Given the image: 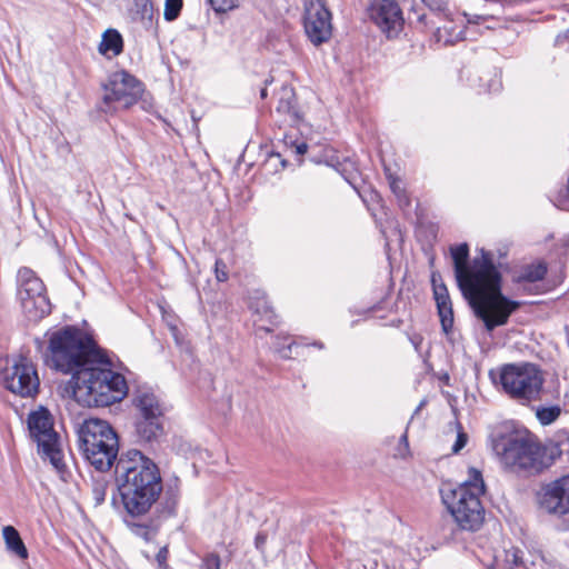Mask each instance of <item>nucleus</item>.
<instances>
[{"instance_id": "50", "label": "nucleus", "mask_w": 569, "mask_h": 569, "mask_svg": "<svg viewBox=\"0 0 569 569\" xmlns=\"http://www.w3.org/2000/svg\"><path fill=\"white\" fill-rule=\"evenodd\" d=\"M350 569H367V567L363 566L362 568H358V567L356 568V567H352V563H350Z\"/></svg>"}, {"instance_id": "49", "label": "nucleus", "mask_w": 569, "mask_h": 569, "mask_svg": "<svg viewBox=\"0 0 569 569\" xmlns=\"http://www.w3.org/2000/svg\"><path fill=\"white\" fill-rule=\"evenodd\" d=\"M433 274L436 276L437 283H443L442 278H440V276H437L436 273Z\"/></svg>"}, {"instance_id": "32", "label": "nucleus", "mask_w": 569, "mask_h": 569, "mask_svg": "<svg viewBox=\"0 0 569 569\" xmlns=\"http://www.w3.org/2000/svg\"><path fill=\"white\" fill-rule=\"evenodd\" d=\"M423 2L429 7L431 12H433L437 19L450 13L448 11V3L445 0H423Z\"/></svg>"}, {"instance_id": "35", "label": "nucleus", "mask_w": 569, "mask_h": 569, "mask_svg": "<svg viewBox=\"0 0 569 569\" xmlns=\"http://www.w3.org/2000/svg\"><path fill=\"white\" fill-rule=\"evenodd\" d=\"M216 12H227L237 7L236 0H208Z\"/></svg>"}, {"instance_id": "39", "label": "nucleus", "mask_w": 569, "mask_h": 569, "mask_svg": "<svg viewBox=\"0 0 569 569\" xmlns=\"http://www.w3.org/2000/svg\"><path fill=\"white\" fill-rule=\"evenodd\" d=\"M467 441H468V436L465 432L459 431L457 435V439L452 446V452L458 453L462 448H465V446L467 445Z\"/></svg>"}, {"instance_id": "55", "label": "nucleus", "mask_w": 569, "mask_h": 569, "mask_svg": "<svg viewBox=\"0 0 569 569\" xmlns=\"http://www.w3.org/2000/svg\"><path fill=\"white\" fill-rule=\"evenodd\" d=\"M391 188L393 189V191H396L397 186H395V184L392 183V184H391Z\"/></svg>"}, {"instance_id": "30", "label": "nucleus", "mask_w": 569, "mask_h": 569, "mask_svg": "<svg viewBox=\"0 0 569 569\" xmlns=\"http://www.w3.org/2000/svg\"><path fill=\"white\" fill-rule=\"evenodd\" d=\"M182 9V0H166L163 17L167 21L176 20Z\"/></svg>"}, {"instance_id": "47", "label": "nucleus", "mask_w": 569, "mask_h": 569, "mask_svg": "<svg viewBox=\"0 0 569 569\" xmlns=\"http://www.w3.org/2000/svg\"><path fill=\"white\" fill-rule=\"evenodd\" d=\"M267 88H262L261 91H260V97L261 99H264L267 97Z\"/></svg>"}, {"instance_id": "27", "label": "nucleus", "mask_w": 569, "mask_h": 569, "mask_svg": "<svg viewBox=\"0 0 569 569\" xmlns=\"http://www.w3.org/2000/svg\"><path fill=\"white\" fill-rule=\"evenodd\" d=\"M561 413L559 406L539 407L536 410V417L542 426L555 422Z\"/></svg>"}, {"instance_id": "23", "label": "nucleus", "mask_w": 569, "mask_h": 569, "mask_svg": "<svg viewBox=\"0 0 569 569\" xmlns=\"http://www.w3.org/2000/svg\"><path fill=\"white\" fill-rule=\"evenodd\" d=\"M277 111L290 117L292 121L298 119V111L296 110V101L293 90L289 87H282L280 91Z\"/></svg>"}, {"instance_id": "15", "label": "nucleus", "mask_w": 569, "mask_h": 569, "mask_svg": "<svg viewBox=\"0 0 569 569\" xmlns=\"http://www.w3.org/2000/svg\"><path fill=\"white\" fill-rule=\"evenodd\" d=\"M368 14L389 38L398 34L402 28V12L396 0H373L368 8Z\"/></svg>"}, {"instance_id": "52", "label": "nucleus", "mask_w": 569, "mask_h": 569, "mask_svg": "<svg viewBox=\"0 0 569 569\" xmlns=\"http://www.w3.org/2000/svg\"><path fill=\"white\" fill-rule=\"evenodd\" d=\"M259 542H262V539H260V536H257V545H258Z\"/></svg>"}, {"instance_id": "7", "label": "nucleus", "mask_w": 569, "mask_h": 569, "mask_svg": "<svg viewBox=\"0 0 569 569\" xmlns=\"http://www.w3.org/2000/svg\"><path fill=\"white\" fill-rule=\"evenodd\" d=\"M498 382L511 399L528 403L539 399L545 379L536 365L509 363L501 367Z\"/></svg>"}, {"instance_id": "43", "label": "nucleus", "mask_w": 569, "mask_h": 569, "mask_svg": "<svg viewBox=\"0 0 569 569\" xmlns=\"http://www.w3.org/2000/svg\"><path fill=\"white\" fill-rule=\"evenodd\" d=\"M409 339H410V342L412 343L415 350L417 352H420V348H421V345H422V341H423L422 336L418 335V333H415Z\"/></svg>"}, {"instance_id": "11", "label": "nucleus", "mask_w": 569, "mask_h": 569, "mask_svg": "<svg viewBox=\"0 0 569 569\" xmlns=\"http://www.w3.org/2000/svg\"><path fill=\"white\" fill-rule=\"evenodd\" d=\"M4 387L22 398H33L39 392L40 380L36 366L27 357H19L3 376Z\"/></svg>"}, {"instance_id": "14", "label": "nucleus", "mask_w": 569, "mask_h": 569, "mask_svg": "<svg viewBox=\"0 0 569 569\" xmlns=\"http://www.w3.org/2000/svg\"><path fill=\"white\" fill-rule=\"evenodd\" d=\"M538 503L549 515H569V475L545 485L538 493Z\"/></svg>"}, {"instance_id": "37", "label": "nucleus", "mask_w": 569, "mask_h": 569, "mask_svg": "<svg viewBox=\"0 0 569 569\" xmlns=\"http://www.w3.org/2000/svg\"><path fill=\"white\" fill-rule=\"evenodd\" d=\"M521 551L519 549L512 548L506 551V562L511 567H519L522 565Z\"/></svg>"}, {"instance_id": "18", "label": "nucleus", "mask_w": 569, "mask_h": 569, "mask_svg": "<svg viewBox=\"0 0 569 569\" xmlns=\"http://www.w3.org/2000/svg\"><path fill=\"white\" fill-rule=\"evenodd\" d=\"M133 405L139 412L138 417L161 418L163 415L159 398L150 388L137 389Z\"/></svg>"}, {"instance_id": "46", "label": "nucleus", "mask_w": 569, "mask_h": 569, "mask_svg": "<svg viewBox=\"0 0 569 569\" xmlns=\"http://www.w3.org/2000/svg\"><path fill=\"white\" fill-rule=\"evenodd\" d=\"M426 403H427V401H426V400H422V401L419 403V406L417 407V409L415 410V415H416V413H418V412L422 409V407H423Z\"/></svg>"}, {"instance_id": "1", "label": "nucleus", "mask_w": 569, "mask_h": 569, "mask_svg": "<svg viewBox=\"0 0 569 569\" xmlns=\"http://www.w3.org/2000/svg\"><path fill=\"white\" fill-rule=\"evenodd\" d=\"M114 475L126 526L137 537L152 540L161 523L177 515L179 490H164L157 463L137 449L120 455Z\"/></svg>"}, {"instance_id": "2", "label": "nucleus", "mask_w": 569, "mask_h": 569, "mask_svg": "<svg viewBox=\"0 0 569 569\" xmlns=\"http://www.w3.org/2000/svg\"><path fill=\"white\" fill-rule=\"evenodd\" d=\"M458 287L488 332L508 322L520 303L501 292V276L492 254L481 249V256L468 263L469 246L460 243L450 248Z\"/></svg>"}, {"instance_id": "54", "label": "nucleus", "mask_w": 569, "mask_h": 569, "mask_svg": "<svg viewBox=\"0 0 569 569\" xmlns=\"http://www.w3.org/2000/svg\"><path fill=\"white\" fill-rule=\"evenodd\" d=\"M372 198L379 199L378 193H373V194H372Z\"/></svg>"}, {"instance_id": "24", "label": "nucleus", "mask_w": 569, "mask_h": 569, "mask_svg": "<svg viewBox=\"0 0 569 569\" xmlns=\"http://www.w3.org/2000/svg\"><path fill=\"white\" fill-rule=\"evenodd\" d=\"M485 488L486 486L481 471L473 467L468 469V478L459 486L453 487V489H465L471 493L480 496L485 493Z\"/></svg>"}, {"instance_id": "44", "label": "nucleus", "mask_w": 569, "mask_h": 569, "mask_svg": "<svg viewBox=\"0 0 569 569\" xmlns=\"http://www.w3.org/2000/svg\"><path fill=\"white\" fill-rule=\"evenodd\" d=\"M400 443L403 445L406 449H408V437H407V433H403L400 437Z\"/></svg>"}, {"instance_id": "29", "label": "nucleus", "mask_w": 569, "mask_h": 569, "mask_svg": "<svg viewBox=\"0 0 569 569\" xmlns=\"http://www.w3.org/2000/svg\"><path fill=\"white\" fill-rule=\"evenodd\" d=\"M287 166V160L281 157L278 152H271L262 166V169L267 172H278L279 169H283Z\"/></svg>"}, {"instance_id": "40", "label": "nucleus", "mask_w": 569, "mask_h": 569, "mask_svg": "<svg viewBox=\"0 0 569 569\" xmlns=\"http://www.w3.org/2000/svg\"><path fill=\"white\" fill-rule=\"evenodd\" d=\"M465 17L469 24H481V23L486 22L489 18H491V16H488V14H468V13H465Z\"/></svg>"}, {"instance_id": "3", "label": "nucleus", "mask_w": 569, "mask_h": 569, "mask_svg": "<svg viewBox=\"0 0 569 569\" xmlns=\"http://www.w3.org/2000/svg\"><path fill=\"white\" fill-rule=\"evenodd\" d=\"M116 368L113 358L101 349L72 377L76 400L88 407H108L120 402L128 393V385Z\"/></svg>"}, {"instance_id": "9", "label": "nucleus", "mask_w": 569, "mask_h": 569, "mask_svg": "<svg viewBox=\"0 0 569 569\" xmlns=\"http://www.w3.org/2000/svg\"><path fill=\"white\" fill-rule=\"evenodd\" d=\"M440 493L443 505L460 529L476 531L480 528L485 520L480 495L465 489H453L451 486L443 487Z\"/></svg>"}, {"instance_id": "34", "label": "nucleus", "mask_w": 569, "mask_h": 569, "mask_svg": "<svg viewBox=\"0 0 569 569\" xmlns=\"http://www.w3.org/2000/svg\"><path fill=\"white\" fill-rule=\"evenodd\" d=\"M220 557L217 553H208L202 558L199 569H220Z\"/></svg>"}, {"instance_id": "31", "label": "nucleus", "mask_w": 569, "mask_h": 569, "mask_svg": "<svg viewBox=\"0 0 569 569\" xmlns=\"http://www.w3.org/2000/svg\"><path fill=\"white\" fill-rule=\"evenodd\" d=\"M552 201L559 209L569 211V176L567 186L558 191Z\"/></svg>"}, {"instance_id": "21", "label": "nucleus", "mask_w": 569, "mask_h": 569, "mask_svg": "<svg viewBox=\"0 0 569 569\" xmlns=\"http://www.w3.org/2000/svg\"><path fill=\"white\" fill-rule=\"evenodd\" d=\"M2 536L9 552L21 560L28 558V550L22 541L19 531L12 526H6L2 529Z\"/></svg>"}, {"instance_id": "25", "label": "nucleus", "mask_w": 569, "mask_h": 569, "mask_svg": "<svg viewBox=\"0 0 569 569\" xmlns=\"http://www.w3.org/2000/svg\"><path fill=\"white\" fill-rule=\"evenodd\" d=\"M547 273V266L543 262L531 263L522 268L519 273L517 281L520 283L525 282H537L545 278Z\"/></svg>"}, {"instance_id": "38", "label": "nucleus", "mask_w": 569, "mask_h": 569, "mask_svg": "<svg viewBox=\"0 0 569 569\" xmlns=\"http://www.w3.org/2000/svg\"><path fill=\"white\" fill-rule=\"evenodd\" d=\"M214 273L218 281L223 282L228 280L227 264L222 259H217L214 263Z\"/></svg>"}, {"instance_id": "20", "label": "nucleus", "mask_w": 569, "mask_h": 569, "mask_svg": "<svg viewBox=\"0 0 569 569\" xmlns=\"http://www.w3.org/2000/svg\"><path fill=\"white\" fill-rule=\"evenodd\" d=\"M250 309L258 317V319L254 320L257 331L263 330L266 332H270L272 329L264 326V322L271 326H276L278 323V316L274 313L272 307L264 297L257 299L256 302H251Z\"/></svg>"}, {"instance_id": "53", "label": "nucleus", "mask_w": 569, "mask_h": 569, "mask_svg": "<svg viewBox=\"0 0 569 569\" xmlns=\"http://www.w3.org/2000/svg\"><path fill=\"white\" fill-rule=\"evenodd\" d=\"M259 542H262V539H260V536H257V545H258Z\"/></svg>"}, {"instance_id": "33", "label": "nucleus", "mask_w": 569, "mask_h": 569, "mask_svg": "<svg viewBox=\"0 0 569 569\" xmlns=\"http://www.w3.org/2000/svg\"><path fill=\"white\" fill-rule=\"evenodd\" d=\"M107 495V482L103 480H97L92 487V498L97 506L101 505L106 500Z\"/></svg>"}, {"instance_id": "28", "label": "nucleus", "mask_w": 569, "mask_h": 569, "mask_svg": "<svg viewBox=\"0 0 569 569\" xmlns=\"http://www.w3.org/2000/svg\"><path fill=\"white\" fill-rule=\"evenodd\" d=\"M477 86L482 89L483 92L493 93L500 91L502 83L500 76L495 71L493 74L486 80L480 77Z\"/></svg>"}, {"instance_id": "51", "label": "nucleus", "mask_w": 569, "mask_h": 569, "mask_svg": "<svg viewBox=\"0 0 569 569\" xmlns=\"http://www.w3.org/2000/svg\"><path fill=\"white\" fill-rule=\"evenodd\" d=\"M159 569H169V567L167 563H164V565H162V567H159Z\"/></svg>"}, {"instance_id": "19", "label": "nucleus", "mask_w": 569, "mask_h": 569, "mask_svg": "<svg viewBox=\"0 0 569 569\" xmlns=\"http://www.w3.org/2000/svg\"><path fill=\"white\" fill-rule=\"evenodd\" d=\"M134 426L136 436L140 442H152L163 431L161 418L138 417Z\"/></svg>"}, {"instance_id": "16", "label": "nucleus", "mask_w": 569, "mask_h": 569, "mask_svg": "<svg viewBox=\"0 0 569 569\" xmlns=\"http://www.w3.org/2000/svg\"><path fill=\"white\" fill-rule=\"evenodd\" d=\"M431 282L442 332L450 342H453L455 319L448 289L445 283H437L435 274L431 276Z\"/></svg>"}, {"instance_id": "5", "label": "nucleus", "mask_w": 569, "mask_h": 569, "mask_svg": "<svg viewBox=\"0 0 569 569\" xmlns=\"http://www.w3.org/2000/svg\"><path fill=\"white\" fill-rule=\"evenodd\" d=\"M98 343L78 328L68 326L54 331L49 339L50 359L54 369L76 373L101 350Z\"/></svg>"}, {"instance_id": "10", "label": "nucleus", "mask_w": 569, "mask_h": 569, "mask_svg": "<svg viewBox=\"0 0 569 569\" xmlns=\"http://www.w3.org/2000/svg\"><path fill=\"white\" fill-rule=\"evenodd\" d=\"M28 426L32 438L38 443L39 452L49 458L51 463L59 469L62 465V457L50 412L42 408L30 413Z\"/></svg>"}, {"instance_id": "48", "label": "nucleus", "mask_w": 569, "mask_h": 569, "mask_svg": "<svg viewBox=\"0 0 569 569\" xmlns=\"http://www.w3.org/2000/svg\"><path fill=\"white\" fill-rule=\"evenodd\" d=\"M312 346L317 347L318 349H323V347H325L323 343L320 341L313 342Z\"/></svg>"}, {"instance_id": "45", "label": "nucleus", "mask_w": 569, "mask_h": 569, "mask_svg": "<svg viewBox=\"0 0 569 569\" xmlns=\"http://www.w3.org/2000/svg\"><path fill=\"white\" fill-rule=\"evenodd\" d=\"M171 331H172V335L177 341V343H179V339H178V329L177 327H171Z\"/></svg>"}, {"instance_id": "6", "label": "nucleus", "mask_w": 569, "mask_h": 569, "mask_svg": "<svg viewBox=\"0 0 569 569\" xmlns=\"http://www.w3.org/2000/svg\"><path fill=\"white\" fill-rule=\"evenodd\" d=\"M79 441L86 460L98 471H108L118 460V436L106 420H84L79 430Z\"/></svg>"}, {"instance_id": "36", "label": "nucleus", "mask_w": 569, "mask_h": 569, "mask_svg": "<svg viewBox=\"0 0 569 569\" xmlns=\"http://www.w3.org/2000/svg\"><path fill=\"white\" fill-rule=\"evenodd\" d=\"M284 144L292 148L296 154L302 156L308 150V144L305 141L293 140L292 137H284Z\"/></svg>"}, {"instance_id": "17", "label": "nucleus", "mask_w": 569, "mask_h": 569, "mask_svg": "<svg viewBox=\"0 0 569 569\" xmlns=\"http://www.w3.org/2000/svg\"><path fill=\"white\" fill-rule=\"evenodd\" d=\"M430 23L436 28L433 32L435 41L443 46L455 44L463 40V34L468 30L463 27L462 21L456 22L450 13L439 18L438 21L430 20Z\"/></svg>"}, {"instance_id": "12", "label": "nucleus", "mask_w": 569, "mask_h": 569, "mask_svg": "<svg viewBox=\"0 0 569 569\" xmlns=\"http://www.w3.org/2000/svg\"><path fill=\"white\" fill-rule=\"evenodd\" d=\"M103 102H118L124 108L133 106L143 93V83L126 70H119L109 76L104 84Z\"/></svg>"}, {"instance_id": "4", "label": "nucleus", "mask_w": 569, "mask_h": 569, "mask_svg": "<svg viewBox=\"0 0 569 569\" xmlns=\"http://www.w3.org/2000/svg\"><path fill=\"white\" fill-rule=\"evenodd\" d=\"M557 438L549 445L542 446L529 435L512 432L497 438L493 449L505 465L529 473H540L563 455L569 461L567 432L559 433Z\"/></svg>"}, {"instance_id": "22", "label": "nucleus", "mask_w": 569, "mask_h": 569, "mask_svg": "<svg viewBox=\"0 0 569 569\" xmlns=\"http://www.w3.org/2000/svg\"><path fill=\"white\" fill-rule=\"evenodd\" d=\"M122 49L123 41L121 34L114 29L107 30L103 33L102 40L99 46L100 53L104 56L111 54L112 57H116L121 53Z\"/></svg>"}, {"instance_id": "8", "label": "nucleus", "mask_w": 569, "mask_h": 569, "mask_svg": "<svg viewBox=\"0 0 569 569\" xmlns=\"http://www.w3.org/2000/svg\"><path fill=\"white\" fill-rule=\"evenodd\" d=\"M16 297L24 317L30 321H39L50 315L52 306L47 288L36 271L21 267L16 277Z\"/></svg>"}, {"instance_id": "26", "label": "nucleus", "mask_w": 569, "mask_h": 569, "mask_svg": "<svg viewBox=\"0 0 569 569\" xmlns=\"http://www.w3.org/2000/svg\"><path fill=\"white\" fill-rule=\"evenodd\" d=\"M137 14L140 16L141 23L149 29L153 24L154 9L150 0H136Z\"/></svg>"}, {"instance_id": "42", "label": "nucleus", "mask_w": 569, "mask_h": 569, "mask_svg": "<svg viewBox=\"0 0 569 569\" xmlns=\"http://www.w3.org/2000/svg\"><path fill=\"white\" fill-rule=\"evenodd\" d=\"M293 346H296V342L292 341L288 343V346L286 347H279L277 351L280 353L282 358L288 359L291 357V350Z\"/></svg>"}, {"instance_id": "13", "label": "nucleus", "mask_w": 569, "mask_h": 569, "mask_svg": "<svg viewBox=\"0 0 569 569\" xmlns=\"http://www.w3.org/2000/svg\"><path fill=\"white\" fill-rule=\"evenodd\" d=\"M305 32L315 46L327 42L332 34V16L322 0L305 2Z\"/></svg>"}, {"instance_id": "41", "label": "nucleus", "mask_w": 569, "mask_h": 569, "mask_svg": "<svg viewBox=\"0 0 569 569\" xmlns=\"http://www.w3.org/2000/svg\"><path fill=\"white\" fill-rule=\"evenodd\" d=\"M168 553V548L166 546L159 549L156 556L159 567H162V565L167 563Z\"/></svg>"}]
</instances>
